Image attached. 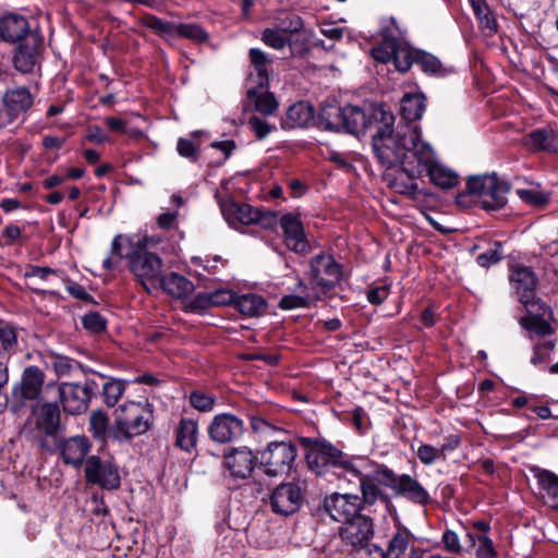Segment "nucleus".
<instances>
[{
  "label": "nucleus",
  "mask_w": 558,
  "mask_h": 558,
  "mask_svg": "<svg viewBox=\"0 0 558 558\" xmlns=\"http://www.w3.org/2000/svg\"><path fill=\"white\" fill-rule=\"evenodd\" d=\"M374 118L379 121L373 135L372 146L377 160L384 168L398 166L403 159L420 157L421 146L427 142L421 137L418 125L398 123L393 129L395 117L386 109H375Z\"/></svg>",
  "instance_id": "1"
},
{
  "label": "nucleus",
  "mask_w": 558,
  "mask_h": 558,
  "mask_svg": "<svg viewBox=\"0 0 558 558\" xmlns=\"http://www.w3.org/2000/svg\"><path fill=\"white\" fill-rule=\"evenodd\" d=\"M348 468L343 482L359 486L363 504H388L389 497L385 488H391L395 481V472L390 468L365 456H353Z\"/></svg>",
  "instance_id": "2"
},
{
  "label": "nucleus",
  "mask_w": 558,
  "mask_h": 558,
  "mask_svg": "<svg viewBox=\"0 0 558 558\" xmlns=\"http://www.w3.org/2000/svg\"><path fill=\"white\" fill-rule=\"evenodd\" d=\"M155 236L140 238L132 251L126 254L130 272L137 283L148 293L159 290L160 277L163 274V260L148 248L159 243Z\"/></svg>",
  "instance_id": "3"
},
{
  "label": "nucleus",
  "mask_w": 558,
  "mask_h": 558,
  "mask_svg": "<svg viewBox=\"0 0 558 558\" xmlns=\"http://www.w3.org/2000/svg\"><path fill=\"white\" fill-rule=\"evenodd\" d=\"M154 409L148 401H129L116 411L109 437L117 442H129L148 432L153 425Z\"/></svg>",
  "instance_id": "4"
},
{
  "label": "nucleus",
  "mask_w": 558,
  "mask_h": 558,
  "mask_svg": "<svg viewBox=\"0 0 558 558\" xmlns=\"http://www.w3.org/2000/svg\"><path fill=\"white\" fill-rule=\"evenodd\" d=\"M508 192L509 185L495 174L475 175L468 180L465 191L456 201L464 207L477 203L486 210H496L506 205Z\"/></svg>",
  "instance_id": "5"
},
{
  "label": "nucleus",
  "mask_w": 558,
  "mask_h": 558,
  "mask_svg": "<svg viewBox=\"0 0 558 558\" xmlns=\"http://www.w3.org/2000/svg\"><path fill=\"white\" fill-rule=\"evenodd\" d=\"M60 410L56 403H44L32 412L22 434L41 450L53 452L58 446Z\"/></svg>",
  "instance_id": "6"
},
{
  "label": "nucleus",
  "mask_w": 558,
  "mask_h": 558,
  "mask_svg": "<svg viewBox=\"0 0 558 558\" xmlns=\"http://www.w3.org/2000/svg\"><path fill=\"white\" fill-rule=\"evenodd\" d=\"M304 444L307 448L306 462L313 471L320 474L330 466L339 481H344V474L349 469V463L353 461V457L345 456L326 441L305 438Z\"/></svg>",
  "instance_id": "7"
},
{
  "label": "nucleus",
  "mask_w": 558,
  "mask_h": 558,
  "mask_svg": "<svg viewBox=\"0 0 558 558\" xmlns=\"http://www.w3.org/2000/svg\"><path fill=\"white\" fill-rule=\"evenodd\" d=\"M416 159H403L398 166L385 168L384 179L389 187L400 194H414L417 189V179L424 173V165L428 161L430 153L422 149Z\"/></svg>",
  "instance_id": "8"
},
{
  "label": "nucleus",
  "mask_w": 558,
  "mask_h": 558,
  "mask_svg": "<svg viewBox=\"0 0 558 558\" xmlns=\"http://www.w3.org/2000/svg\"><path fill=\"white\" fill-rule=\"evenodd\" d=\"M381 41L372 48V57L379 62L387 63L392 61L396 69L400 72H407L415 62V51L400 36H395L393 29L383 31Z\"/></svg>",
  "instance_id": "9"
},
{
  "label": "nucleus",
  "mask_w": 558,
  "mask_h": 558,
  "mask_svg": "<svg viewBox=\"0 0 558 558\" xmlns=\"http://www.w3.org/2000/svg\"><path fill=\"white\" fill-rule=\"evenodd\" d=\"M298 448L291 441H271L260 452L259 463L268 476L288 474L295 462Z\"/></svg>",
  "instance_id": "10"
},
{
  "label": "nucleus",
  "mask_w": 558,
  "mask_h": 558,
  "mask_svg": "<svg viewBox=\"0 0 558 558\" xmlns=\"http://www.w3.org/2000/svg\"><path fill=\"white\" fill-rule=\"evenodd\" d=\"M243 433V420L228 412L216 414L207 427L209 439L220 445L239 440Z\"/></svg>",
  "instance_id": "11"
},
{
  "label": "nucleus",
  "mask_w": 558,
  "mask_h": 558,
  "mask_svg": "<svg viewBox=\"0 0 558 558\" xmlns=\"http://www.w3.org/2000/svg\"><path fill=\"white\" fill-rule=\"evenodd\" d=\"M279 225L283 233V244L289 251L299 255L311 253L312 246L299 215L291 213L282 215L279 218Z\"/></svg>",
  "instance_id": "12"
},
{
  "label": "nucleus",
  "mask_w": 558,
  "mask_h": 558,
  "mask_svg": "<svg viewBox=\"0 0 558 558\" xmlns=\"http://www.w3.org/2000/svg\"><path fill=\"white\" fill-rule=\"evenodd\" d=\"M362 504L357 495L333 493L325 498L324 507L332 520L344 524L360 515Z\"/></svg>",
  "instance_id": "13"
},
{
  "label": "nucleus",
  "mask_w": 558,
  "mask_h": 558,
  "mask_svg": "<svg viewBox=\"0 0 558 558\" xmlns=\"http://www.w3.org/2000/svg\"><path fill=\"white\" fill-rule=\"evenodd\" d=\"M510 282L526 312L532 313L530 306H538V300L534 295V290L537 286V278L534 271L527 266L515 265L511 270Z\"/></svg>",
  "instance_id": "14"
},
{
  "label": "nucleus",
  "mask_w": 558,
  "mask_h": 558,
  "mask_svg": "<svg viewBox=\"0 0 558 558\" xmlns=\"http://www.w3.org/2000/svg\"><path fill=\"white\" fill-rule=\"evenodd\" d=\"M257 456L248 447L230 448L223 454V465L233 478H248L257 463Z\"/></svg>",
  "instance_id": "15"
},
{
  "label": "nucleus",
  "mask_w": 558,
  "mask_h": 558,
  "mask_svg": "<svg viewBox=\"0 0 558 558\" xmlns=\"http://www.w3.org/2000/svg\"><path fill=\"white\" fill-rule=\"evenodd\" d=\"M302 498V489L298 484L282 483L272 490L269 502L274 512L289 515L299 510Z\"/></svg>",
  "instance_id": "16"
},
{
  "label": "nucleus",
  "mask_w": 558,
  "mask_h": 558,
  "mask_svg": "<svg viewBox=\"0 0 558 558\" xmlns=\"http://www.w3.org/2000/svg\"><path fill=\"white\" fill-rule=\"evenodd\" d=\"M85 476L89 483L98 484L104 488L113 489L120 485L117 468L109 461H102L96 456L87 459Z\"/></svg>",
  "instance_id": "17"
},
{
  "label": "nucleus",
  "mask_w": 558,
  "mask_h": 558,
  "mask_svg": "<svg viewBox=\"0 0 558 558\" xmlns=\"http://www.w3.org/2000/svg\"><path fill=\"white\" fill-rule=\"evenodd\" d=\"M374 535L373 521L366 515L360 514L345 522L340 529L342 541L353 548L360 549L368 545Z\"/></svg>",
  "instance_id": "18"
},
{
  "label": "nucleus",
  "mask_w": 558,
  "mask_h": 558,
  "mask_svg": "<svg viewBox=\"0 0 558 558\" xmlns=\"http://www.w3.org/2000/svg\"><path fill=\"white\" fill-rule=\"evenodd\" d=\"M312 279L320 287L330 288L341 279V266L331 255L318 254L311 260Z\"/></svg>",
  "instance_id": "19"
},
{
  "label": "nucleus",
  "mask_w": 558,
  "mask_h": 558,
  "mask_svg": "<svg viewBox=\"0 0 558 558\" xmlns=\"http://www.w3.org/2000/svg\"><path fill=\"white\" fill-rule=\"evenodd\" d=\"M375 109H385L383 106L367 105L364 108L357 106L344 107L343 131L357 134L367 128H377L379 121L374 118Z\"/></svg>",
  "instance_id": "20"
},
{
  "label": "nucleus",
  "mask_w": 558,
  "mask_h": 558,
  "mask_svg": "<svg viewBox=\"0 0 558 558\" xmlns=\"http://www.w3.org/2000/svg\"><path fill=\"white\" fill-rule=\"evenodd\" d=\"M33 105V97L28 89L20 87L9 90L3 96V107L0 108V125L10 124L20 113L25 112Z\"/></svg>",
  "instance_id": "21"
},
{
  "label": "nucleus",
  "mask_w": 558,
  "mask_h": 558,
  "mask_svg": "<svg viewBox=\"0 0 558 558\" xmlns=\"http://www.w3.org/2000/svg\"><path fill=\"white\" fill-rule=\"evenodd\" d=\"M58 392L64 412L71 415H80L87 411L90 398L82 386L61 383L58 386Z\"/></svg>",
  "instance_id": "22"
},
{
  "label": "nucleus",
  "mask_w": 558,
  "mask_h": 558,
  "mask_svg": "<svg viewBox=\"0 0 558 558\" xmlns=\"http://www.w3.org/2000/svg\"><path fill=\"white\" fill-rule=\"evenodd\" d=\"M391 489L396 496L403 497L414 504L426 505L429 501V494L422 484L409 474L398 475L395 473Z\"/></svg>",
  "instance_id": "23"
},
{
  "label": "nucleus",
  "mask_w": 558,
  "mask_h": 558,
  "mask_svg": "<svg viewBox=\"0 0 558 558\" xmlns=\"http://www.w3.org/2000/svg\"><path fill=\"white\" fill-rule=\"evenodd\" d=\"M425 148L429 150L430 156L426 165H424V172L427 173L430 182L441 189L456 186L459 181V175L450 168L436 161L434 149L428 143L427 145L421 146L420 150Z\"/></svg>",
  "instance_id": "24"
},
{
  "label": "nucleus",
  "mask_w": 558,
  "mask_h": 558,
  "mask_svg": "<svg viewBox=\"0 0 558 558\" xmlns=\"http://www.w3.org/2000/svg\"><path fill=\"white\" fill-rule=\"evenodd\" d=\"M220 210L226 221L232 226L253 225L259 217V210L248 204L227 199L220 203Z\"/></svg>",
  "instance_id": "25"
},
{
  "label": "nucleus",
  "mask_w": 558,
  "mask_h": 558,
  "mask_svg": "<svg viewBox=\"0 0 558 558\" xmlns=\"http://www.w3.org/2000/svg\"><path fill=\"white\" fill-rule=\"evenodd\" d=\"M57 449L66 464L78 466L89 452L90 445L85 436H73L63 440L58 439Z\"/></svg>",
  "instance_id": "26"
},
{
  "label": "nucleus",
  "mask_w": 558,
  "mask_h": 558,
  "mask_svg": "<svg viewBox=\"0 0 558 558\" xmlns=\"http://www.w3.org/2000/svg\"><path fill=\"white\" fill-rule=\"evenodd\" d=\"M246 105L254 107L257 112L265 117L272 116L279 106L275 95L268 92L267 88L258 87V85H251L248 87Z\"/></svg>",
  "instance_id": "27"
},
{
  "label": "nucleus",
  "mask_w": 558,
  "mask_h": 558,
  "mask_svg": "<svg viewBox=\"0 0 558 558\" xmlns=\"http://www.w3.org/2000/svg\"><path fill=\"white\" fill-rule=\"evenodd\" d=\"M29 33L27 20L19 14H8L0 19V37L8 43H16Z\"/></svg>",
  "instance_id": "28"
},
{
  "label": "nucleus",
  "mask_w": 558,
  "mask_h": 558,
  "mask_svg": "<svg viewBox=\"0 0 558 558\" xmlns=\"http://www.w3.org/2000/svg\"><path fill=\"white\" fill-rule=\"evenodd\" d=\"M260 40L268 47L275 50H282L289 46L291 56L301 57L304 54V45L299 46V39L288 38L283 33L278 31L275 26L267 27L262 32Z\"/></svg>",
  "instance_id": "29"
},
{
  "label": "nucleus",
  "mask_w": 558,
  "mask_h": 558,
  "mask_svg": "<svg viewBox=\"0 0 558 558\" xmlns=\"http://www.w3.org/2000/svg\"><path fill=\"white\" fill-rule=\"evenodd\" d=\"M44 363L46 367L52 369L58 377H75L81 373H87L80 362L53 352L45 355Z\"/></svg>",
  "instance_id": "30"
},
{
  "label": "nucleus",
  "mask_w": 558,
  "mask_h": 558,
  "mask_svg": "<svg viewBox=\"0 0 558 558\" xmlns=\"http://www.w3.org/2000/svg\"><path fill=\"white\" fill-rule=\"evenodd\" d=\"M426 109L425 97L421 93L407 94L401 99L400 114L402 121L399 123H407L417 125L416 121L420 120Z\"/></svg>",
  "instance_id": "31"
},
{
  "label": "nucleus",
  "mask_w": 558,
  "mask_h": 558,
  "mask_svg": "<svg viewBox=\"0 0 558 558\" xmlns=\"http://www.w3.org/2000/svg\"><path fill=\"white\" fill-rule=\"evenodd\" d=\"M248 57L256 73V78L253 75L250 76V83L262 88H268L271 59L265 51L258 48H251Z\"/></svg>",
  "instance_id": "32"
},
{
  "label": "nucleus",
  "mask_w": 558,
  "mask_h": 558,
  "mask_svg": "<svg viewBox=\"0 0 558 558\" xmlns=\"http://www.w3.org/2000/svg\"><path fill=\"white\" fill-rule=\"evenodd\" d=\"M159 289H162V291L173 298L184 299L194 291V284L184 276L178 272H170L161 275Z\"/></svg>",
  "instance_id": "33"
},
{
  "label": "nucleus",
  "mask_w": 558,
  "mask_h": 558,
  "mask_svg": "<svg viewBox=\"0 0 558 558\" xmlns=\"http://www.w3.org/2000/svg\"><path fill=\"white\" fill-rule=\"evenodd\" d=\"M314 118V111L310 104L298 101L289 107L281 126L283 129L305 128Z\"/></svg>",
  "instance_id": "34"
},
{
  "label": "nucleus",
  "mask_w": 558,
  "mask_h": 558,
  "mask_svg": "<svg viewBox=\"0 0 558 558\" xmlns=\"http://www.w3.org/2000/svg\"><path fill=\"white\" fill-rule=\"evenodd\" d=\"M527 145L534 151L558 153V132L551 126L537 129L529 134Z\"/></svg>",
  "instance_id": "35"
},
{
  "label": "nucleus",
  "mask_w": 558,
  "mask_h": 558,
  "mask_svg": "<svg viewBox=\"0 0 558 558\" xmlns=\"http://www.w3.org/2000/svg\"><path fill=\"white\" fill-rule=\"evenodd\" d=\"M482 33L492 37L497 33L498 23L486 0H469Z\"/></svg>",
  "instance_id": "36"
},
{
  "label": "nucleus",
  "mask_w": 558,
  "mask_h": 558,
  "mask_svg": "<svg viewBox=\"0 0 558 558\" xmlns=\"http://www.w3.org/2000/svg\"><path fill=\"white\" fill-rule=\"evenodd\" d=\"M45 375L37 366H28L24 369L21 379L22 398L33 400L39 396L44 385Z\"/></svg>",
  "instance_id": "37"
},
{
  "label": "nucleus",
  "mask_w": 558,
  "mask_h": 558,
  "mask_svg": "<svg viewBox=\"0 0 558 558\" xmlns=\"http://www.w3.org/2000/svg\"><path fill=\"white\" fill-rule=\"evenodd\" d=\"M135 243L136 241L123 234L116 235L111 243L110 255L102 262L104 268L106 270H113L123 258H126V254L132 251V245Z\"/></svg>",
  "instance_id": "38"
},
{
  "label": "nucleus",
  "mask_w": 558,
  "mask_h": 558,
  "mask_svg": "<svg viewBox=\"0 0 558 558\" xmlns=\"http://www.w3.org/2000/svg\"><path fill=\"white\" fill-rule=\"evenodd\" d=\"M275 27L288 36V38L293 37L307 40L311 35V31L304 28L302 19L296 14H287L283 17L277 19Z\"/></svg>",
  "instance_id": "39"
},
{
  "label": "nucleus",
  "mask_w": 558,
  "mask_h": 558,
  "mask_svg": "<svg viewBox=\"0 0 558 558\" xmlns=\"http://www.w3.org/2000/svg\"><path fill=\"white\" fill-rule=\"evenodd\" d=\"M535 477L541 489L545 493L544 498L547 504L551 508L558 509V475L547 470L537 469Z\"/></svg>",
  "instance_id": "40"
},
{
  "label": "nucleus",
  "mask_w": 558,
  "mask_h": 558,
  "mask_svg": "<svg viewBox=\"0 0 558 558\" xmlns=\"http://www.w3.org/2000/svg\"><path fill=\"white\" fill-rule=\"evenodd\" d=\"M198 436V424L191 418H182L177 429L175 444L182 450L190 452L195 448Z\"/></svg>",
  "instance_id": "41"
},
{
  "label": "nucleus",
  "mask_w": 558,
  "mask_h": 558,
  "mask_svg": "<svg viewBox=\"0 0 558 558\" xmlns=\"http://www.w3.org/2000/svg\"><path fill=\"white\" fill-rule=\"evenodd\" d=\"M234 306L243 315L257 316L265 312L267 304L263 296L246 293L236 295Z\"/></svg>",
  "instance_id": "42"
},
{
  "label": "nucleus",
  "mask_w": 558,
  "mask_h": 558,
  "mask_svg": "<svg viewBox=\"0 0 558 558\" xmlns=\"http://www.w3.org/2000/svg\"><path fill=\"white\" fill-rule=\"evenodd\" d=\"M344 107L328 105L319 112V123L326 130L343 131Z\"/></svg>",
  "instance_id": "43"
},
{
  "label": "nucleus",
  "mask_w": 558,
  "mask_h": 558,
  "mask_svg": "<svg viewBox=\"0 0 558 558\" xmlns=\"http://www.w3.org/2000/svg\"><path fill=\"white\" fill-rule=\"evenodd\" d=\"M218 558H243V545L235 539V533H228L219 541L216 547Z\"/></svg>",
  "instance_id": "44"
},
{
  "label": "nucleus",
  "mask_w": 558,
  "mask_h": 558,
  "mask_svg": "<svg viewBox=\"0 0 558 558\" xmlns=\"http://www.w3.org/2000/svg\"><path fill=\"white\" fill-rule=\"evenodd\" d=\"M532 313L527 312V316L521 318L520 323L529 331H533L537 335H548L551 332L550 325L543 318L539 317V310L542 304L538 302V306H530Z\"/></svg>",
  "instance_id": "45"
},
{
  "label": "nucleus",
  "mask_w": 558,
  "mask_h": 558,
  "mask_svg": "<svg viewBox=\"0 0 558 558\" xmlns=\"http://www.w3.org/2000/svg\"><path fill=\"white\" fill-rule=\"evenodd\" d=\"M38 56L36 47L20 46L14 56V65L22 73H29L37 64Z\"/></svg>",
  "instance_id": "46"
},
{
  "label": "nucleus",
  "mask_w": 558,
  "mask_h": 558,
  "mask_svg": "<svg viewBox=\"0 0 558 558\" xmlns=\"http://www.w3.org/2000/svg\"><path fill=\"white\" fill-rule=\"evenodd\" d=\"M59 270L50 267L29 266L24 272V278L29 281L34 290H41L38 284L39 281L48 282L51 278L59 277Z\"/></svg>",
  "instance_id": "47"
},
{
  "label": "nucleus",
  "mask_w": 558,
  "mask_h": 558,
  "mask_svg": "<svg viewBox=\"0 0 558 558\" xmlns=\"http://www.w3.org/2000/svg\"><path fill=\"white\" fill-rule=\"evenodd\" d=\"M104 401L108 407H113L118 403L121 396L125 390L124 381L114 378H107L101 383Z\"/></svg>",
  "instance_id": "48"
},
{
  "label": "nucleus",
  "mask_w": 558,
  "mask_h": 558,
  "mask_svg": "<svg viewBox=\"0 0 558 558\" xmlns=\"http://www.w3.org/2000/svg\"><path fill=\"white\" fill-rule=\"evenodd\" d=\"M142 24L159 36L166 38L175 37V23L163 21L155 15L148 14L142 19Z\"/></svg>",
  "instance_id": "49"
},
{
  "label": "nucleus",
  "mask_w": 558,
  "mask_h": 558,
  "mask_svg": "<svg viewBox=\"0 0 558 558\" xmlns=\"http://www.w3.org/2000/svg\"><path fill=\"white\" fill-rule=\"evenodd\" d=\"M415 63L427 74L444 75L446 73L438 58L422 50L415 51Z\"/></svg>",
  "instance_id": "50"
},
{
  "label": "nucleus",
  "mask_w": 558,
  "mask_h": 558,
  "mask_svg": "<svg viewBox=\"0 0 558 558\" xmlns=\"http://www.w3.org/2000/svg\"><path fill=\"white\" fill-rule=\"evenodd\" d=\"M409 533L407 531H398L388 544L385 558H401L409 546Z\"/></svg>",
  "instance_id": "51"
},
{
  "label": "nucleus",
  "mask_w": 558,
  "mask_h": 558,
  "mask_svg": "<svg viewBox=\"0 0 558 558\" xmlns=\"http://www.w3.org/2000/svg\"><path fill=\"white\" fill-rule=\"evenodd\" d=\"M175 36L185 37L196 43H204L208 39L207 32L195 23L177 24Z\"/></svg>",
  "instance_id": "52"
},
{
  "label": "nucleus",
  "mask_w": 558,
  "mask_h": 558,
  "mask_svg": "<svg viewBox=\"0 0 558 558\" xmlns=\"http://www.w3.org/2000/svg\"><path fill=\"white\" fill-rule=\"evenodd\" d=\"M90 430L95 438L98 439H110L108 427V417L100 411L93 412L89 417Z\"/></svg>",
  "instance_id": "53"
},
{
  "label": "nucleus",
  "mask_w": 558,
  "mask_h": 558,
  "mask_svg": "<svg viewBox=\"0 0 558 558\" xmlns=\"http://www.w3.org/2000/svg\"><path fill=\"white\" fill-rule=\"evenodd\" d=\"M17 337L15 329L8 323L0 319V352L8 359V352L16 344Z\"/></svg>",
  "instance_id": "54"
},
{
  "label": "nucleus",
  "mask_w": 558,
  "mask_h": 558,
  "mask_svg": "<svg viewBox=\"0 0 558 558\" xmlns=\"http://www.w3.org/2000/svg\"><path fill=\"white\" fill-rule=\"evenodd\" d=\"M517 195L525 204H529V205L535 206V207H543L549 201V194L548 193L539 191V190H535V189H531V190L520 189V190H517Z\"/></svg>",
  "instance_id": "55"
},
{
  "label": "nucleus",
  "mask_w": 558,
  "mask_h": 558,
  "mask_svg": "<svg viewBox=\"0 0 558 558\" xmlns=\"http://www.w3.org/2000/svg\"><path fill=\"white\" fill-rule=\"evenodd\" d=\"M197 133L192 134L191 138L180 137L177 144V151L181 157H184L191 161H196L198 157L199 142L195 141L194 137Z\"/></svg>",
  "instance_id": "56"
},
{
  "label": "nucleus",
  "mask_w": 558,
  "mask_h": 558,
  "mask_svg": "<svg viewBox=\"0 0 558 558\" xmlns=\"http://www.w3.org/2000/svg\"><path fill=\"white\" fill-rule=\"evenodd\" d=\"M190 404L199 412H210L214 409L216 398L213 395L195 390L190 395Z\"/></svg>",
  "instance_id": "57"
},
{
  "label": "nucleus",
  "mask_w": 558,
  "mask_h": 558,
  "mask_svg": "<svg viewBox=\"0 0 558 558\" xmlns=\"http://www.w3.org/2000/svg\"><path fill=\"white\" fill-rule=\"evenodd\" d=\"M311 302V295L302 291L300 294H288L283 295L280 300V307L283 310H294L300 307H306Z\"/></svg>",
  "instance_id": "58"
},
{
  "label": "nucleus",
  "mask_w": 558,
  "mask_h": 558,
  "mask_svg": "<svg viewBox=\"0 0 558 558\" xmlns=\"http://www.w3.org/2000/svg\"><path fill=\"white\" fill-rule=\"evenodd\" d=\"M248 125L258 140L265 138L277 129L275 124L257 116H253L248 119Z\"/></svg>",
  "instance_id": "59"
},
{
  "label": "nucleus",
  "mask_w": 558,
  "mask_h": 558,
  "mask_svg": "<svg viewBox=\"0 0 558 558\" xmlns=\"http://www.w3.org/2000/svg\"><path fill=\"white\" fill-rule=\"evenodd\" d=\"M501 245L500 243H495L494 247H490L484 253L480 254L476 260L481 267H489L490 265L498 263L501 259Z\"/></svg>",
  "instance_id": "60"
},
{
  "label": "nucleus",
  "mask_w": 558,
  "mask_h": 558,
  "mask_svg": "<svg viewBox=\"0 0 558 558\" xmlns=\"http://www.w3.org/2000/svg\"><path fill=\"white\" fill-rule=\"evenodd\" d=\"M82 324L92 332H100L106 328V319L99 313H88L83 316Z\"/></svg>",
  "instance_id": "61"
},
{
  "label": "nucleus",
  "mask_w": 558,
  "mask_h": 558,
  "mask_svg": "<svg viewBox=\"0 0 558 558\" xmlns=\"http://www.w3.org/2000/svg\"><path fill=\"white\" fill-rule=\"evenodd\" d=\"M416 456L418 460L425 465H430L440 458L439 450L434 446L426 444H422L418 446L416 450Z\"/></svg>",
  "instance_id": "62"
},
{
  "label": "nucleus",
  "mask_w": 558,
  "mask_h": 558,
  "mask_svg": "<svg viewBox=\"0 0 558 558\" xmlns=\"http://www.w3.org/2000/svg\"><path fill=\"white\" fill-rule=\"evenodd\" d=\"M554 349L553 342H544L534 348L531 363L535 366L546 364L549 360V352Z\"/></svg>",
  "instance_id": "63"
},
{
  "label": "nucleus",
  "mask_w": 558,
  "mask_h": 558,
  "mask_svg": "<svg viewBox=\"0 0 558 558\" xmlns=\"http://www.w3.org/2000/svg\"><path fill=\"white\" fill-rule=\"evenodd\" d=\"M476 558H498L493 541L489 537L480 539V545L475 550Z\"/></svg>",
  "instance_id": "64"
}]
</instances>
